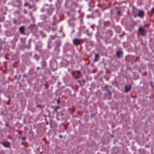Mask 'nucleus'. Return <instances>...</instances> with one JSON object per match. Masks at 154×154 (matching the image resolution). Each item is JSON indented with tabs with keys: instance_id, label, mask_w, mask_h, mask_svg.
Returning a JSON list of instances; mask_svg holds the SVG:
<instances>
[{
	"instance_id": "9d476101",
	"label": "nucleus",
	"mask_w": 154,
	"mask_h": 154,
	"mask_svg": "<svg viewBox=\"0 0 154 154\" xmlns=\"http://www.w3.org/2000/svg\"><path fill=\"white\" fill-rule=\"evenodd\" d=\"M131 89V86L129 85H126L125 86V91L127 92L130 91Z\"/></svg>"
},
{
	"instance_id": "cd10ccee",
	"label": "nucleus",
	"mask_w": 154,
	"mask_h": 154,
	"mask_svg": "<svg viewBox=\"0 0 154 154\" xmlns=\"http://www.w3.org/2000/svg\"><path fill=\"white\" fill-rule=\"evenodd\" d=\"M23 76L25 77V78H26L27 77V76H26V74H24L23 75Z\"/></svg>"
},
{
	"instance_id": "20e7f679",
	"label": "nucleus",
	"mask_w": 154,
	"mask_h": 154,
	"mask_svg": "<svg viewBox=\"0 0 154 154\" xmlns=\"http://www.w3.org/2000/svg\"><path fill=\"white\" fill-rule=\"evenodd\" d=\"M2 144L5 147L7 148H10V146L11 145V143L10 142L5 141L3 142L2 143Z\"/></svg>"
},
{
	"instance_id": "423d86ee",
	"label": "nucleus",
	"mask_w": 154,
	"mask_h": 154,
	"mask_svg": "<svg viewBox=\"0 0 154 154\" xmlns=\"http://www.w3.org/2000/svg\"><path fill=\"white\" fill-rule=\"evenodd\" d=\"M104 88L105 90L107 92L108 95L109 96H111L112 95V93L108 88V86L107 84L105 85L104 86Z\"/></svg>"
},
{
	"instance_id": "f704fd0d",
	"label": "nucleus",
	"mask_w": 154,
	"mask_h": 154,
	"mask_svg": "<svg viewBox=\"0 0 154 154\" xmlns=\"http://www.w3.org/2000/svg\"><path fill=\"white\" fill-rule=\"evenodd\" d=\"M7 104H8L9 105V103L8 102L7 103Z\"/></svg>"
},
{
	"instance_id": "4c0bfd02",
	"label": "nucleus",
	"mask_w": 154,
	"mask_h": 154,
	"mask_svg": "<svg viewBox=\"0 0 154 154\" xmlns=\"http://www.w3.org/2000/svg\"><path fill=\"white\" fill-rule=\"evenodd\" d=\"M48 47L49 48H50V47H49V45H48Z\"/></svg>"
},
{
	"instance_id": "c85d7f7f",
	"label": "nucleus",
	"mask_w": 154,
	"mask_h": 154,
	"mask_svg": "<svg viewBox=\"0 0 154 154\" xmlns=\"http://www.w3.org/2000/svg\"><path fill=\"white\" fill-rule=\"evenodd\" d=\"M29 8H32V6L29 5Z\"/></svg>"
},
{
	"instance_id": "412c9836",
	"label": "nucleus",
	"mask_w": 154,
	"mask_h": 154,
	"mask_svg": "<svg viewBox=\"0 0 154 154\" xmlns=\"http://www.w3.org/2000/svg\"><path fill=\"white\" fill-rule=\"evenodd\" d=\"M41 34L43 37H45L46 36V35L42 32H41Z\"/></svg>"
},
{
	"instance_id": "c9c22d12",
	"label": "nucleus",
	"mask_w": 154,
	"mask_h": 154,
	"mask_svg": "<svg viewBox=\"0 0 154 154\" xmlns=\"http://www.w3.org/2000/svg\"><path fill=\"white\" fill-rule=\"evenodd\" d=\"M78 82H79V83H80L81 82V81H78Z\"/></svg>"
},
{
	"instance_id": "b1692460",
	"label": "nucleus",
	"mask_w": 154,
	"mask_h": 154,
	"mask_svg": "<svg viewBox=\"0 0 154 154\" xmlns=\"http://www.w3.org/2000/svg\"><path fill=\"white\" fill-rule=\"evenodd\" d=\"M28 3L27 2H26L24 5V6H28Z\"/></svg>"
},
{
	"instance_id": "39448f33",
	"label": "nucleus",
	"mask_w": 154,
	"mask_h": 154,
	"mask_svg": "<svg viewBox=\"0 0 154 154\" xmlns=\"http://www.w3.org/2000/svg\"><path fill=\"white\" fill-rule=\"evenodd\" d=\"M60 44V42L58 41L57 43V45L55 46L54 50L57 52H59L60 51L59 47Z\"/></svg>"
},
{
	"instance_id": "2eb2a0df",
	"label": "nucleus",
	"mask_w": 154,
	"mask_h": 154,
	"mask_svg": "<svg viewBox=\"0 0 154 154\" xmlns=\"http://www.w3.org/2000/svg\"><path fill=\"white\" fill-rule=\"evenodd\" d=\"M60 108L59 106H56L54 107V109L55 111H56L58 109Z\"/></svg>"
},
{
	"instance_id": "7c9ffc66",
	"label": "nucleus",
	"mask_w": 154,
	"mask_h": 154,
	"mask_svg": "<svg viewBox=\"0 0 154 154\" xmlns=\"http://www.w3.org/2000/svg\"><path fill=\"white\" fill-rule=\"evenodd\" d=\"M22 139L23 140H25V138L24 137H23L22 138Z\"/></svg>"
},
{
	"instance_id": "f257e3e1",
	"label": "nucleus",
	"mask_w": 154,
	"mask_h": 154,
	"mask_svg": "<svg viewBox=\"0 0 154 154\" xmlns=\"http://www.w3.org/2000/svg\"><path fill=\"white\" fill-rule=\"evenodd\" d=\"M146 26V25H145L143 27L139 26V27L138 31L142 36H144L146 34V30L144 28V27Z\"/></svg>"
},
{
	"instance_id": "c756f323",
	"label": "nucleus",
	"mask_w": 154,
	"mask_h": 154,
	"mask_svg": "<svg viewBox=\"0 0 154 154\" xmlns=\"http://www.w3.org/2000/svg\"><path fill=\"white\" fill-rule=\"evenodd\" d=\"M152 12H154V8H152Z\"/></svg>"
},
{
	"instance_id": "f8f14e48",
	"label": "nucleus",
	"mask_w": 154,
	"mask_h": 154,
	"mask_svg": "<svg viewBox=\"0 0 154 154\" xmlns=\"http://www.w3.org/2000/svg\"><path fill=\"white\" fill-rule=\"evenodd\" d=\"M121 53L122 52L121 51H117L116 52V55L117 57L118 58L120 57Z\"/></svg>"
},
{
	"instance_id": "9b49d317",
	"label": "nucleus",
	"mask_w": 154,
	"mask_h": 154,
	"mask_svg": "<svg viewBox=\"0 0 154 154\" xmlns=\"http://www.w3.org/2000/svg\"><path fill=\"white\" fill-rule=\"evenodd\" d=\"M84 41L86 43V45L88 46L89 45H91L92 44V42L90 41H88V40L86 38L84 39Z\"/></svg>"
},
{
	"instance_id": "473e14b6",
	"label": "nucleus",
	"mask_w": 154,
	"mask_h": 154,
	"mask_svg": "<svg viewBox=\"0 0 154 154\" xmlns=\"http://www.w3.org/2000/svg\"><path fill=\"white\" fill-rule=\"evenodd\" d=\"M96 72V71L95 70H94L92 71V73H94Z\"/></svg>"
},
{
	"instance_id": "ddd939ff",
	"label": "nucleus",
	"mask_w": 154,
	"mask_h": 154,
	"mask_svg": "<svg viewBox=\"0 0 154 154\" xmlns=\"http://www.w3.org/2000/svg\"><path fill=\"white\" fill-rule=\"evenodd\" d=\"M98 57H99V55L98 54H95V58H94V61H97V59Z\"/></svg>"
},
{
	"instance_id": "393cba45",
	"label": "nucleus",
	"mask_w": 154,
	"mask_h": 154,
	"mask_svg": "<svg viewBox=\"0 0 154 154\" xmlns=\"http://www.w3.org/2000/svg\"><path fill=\"white\" fill-rule=\"evenodd\" d=\"M29 15L31 17H32V12H30L29 13Z\"/></svg>"
},
{
	"instance_id": "f03ea898",
	"label": "nucleus",
	"mask_w": 154,
	"mask_h": 154,
	"mask_svg": "<svg viewBox=\"0 0 154 154\" xmlns=\"http://www.w3.org/2000/svg\"><path fill=\"white\" fill-rule=\"evenodd\" d=\"M144 16V11L141 10H138V13L136 15V16H138L140 17L143 18Z\"/></svg>"
},
{
	"instance_id": "a211bd4d",
	"label": "nucleus",
	"mask_w": 154,
	"mask_h": 154,
	"mask_svg": "<svg viewBox=\"0 0 154 154\" xmlns=\"http://www.w3.org/2000/svg\"><path fill=\"white\" fill-rule=\"evenodd\" d=\"M23 12L24 14H26L27 13L26 10L25 9L23 10Z\"/></svg>"
},
{
	"instance_id": "f3484780",
	"label": "nucleus",
	"mask_w": 154,
	"mask_h": 154,
	"mask_svg": "<svg viewBox=\"0 0 154 154\" xmlns=\"http://www.w3.org/2000/svg\"><path fill=\"white\" fill-rule=\"evenodd\" d=\"M31 39H29V48L30 47V45L31 42Z\"/></svg>"
},
{
	"instance_id": "6ab92c4d",
	"label": "nucleus",
	"mask_w": 154,
	"mask_h": 154,
	"mask_svg": "<svg viewBox=\"0 0 154 154\" xmlns=\"http://www.w3.org/2000/svg\"><path fill=\"white\" fill-rule=\"evenodd\" d=\"M60 102V98H58L57 100V103H59Z\"/></svg>"
},
{
	"instance_id": "6e6552de",
	"label": "nucleus",
	"mask_w": 154,
	"mask_h": 154,
	"mask_svg": "<svg viewBox=\"0 0 154 154\" xmlns=\"http://www.w3.org/2000/svg\"><path fill=\"white\" fill-rule=\"evenodd\" d=\"M25 27L23 26H22L19 28V31L22 34H24V32L25 30Z\"/></svg>"
},
{
	"instance_id": "aec40b11",
	"label": "nucleus",
	"mask_w": 154,
	"mask_h": 154,
	"mask_svg": "<svg viewBox=\"0 0 154 154\" xmlns=\"http://www.w3.org/2000/svg\"><path fill=\"white\" fill-rule=\"evenodd\" d=\"M76 72L77 73V74L78 75H81V72H80V71H79V70H78V71H76Z\"/></svg>"
},
{
	"instance_id": "bb28decb",
	"label": "nucleus",
	"mask_w": 154,
	"mask_h": 154,
	"mask_svg": "<svg viewBox=\"0 0 154 154\" xmlns=\"http://www.w3.org/2000/svg\"><path fill=\"white\" fill-rule=\"evenodd\" d=\"M82 81L84 83H85V80L84 79H82Z\"/></svg>"
},
{
	"instance_id": "72a5a7b5",
	"label": "nucleus",
	"mask_w": 154,
	"mask_h": 154,
	"mask_svg": "<svg viewBox=\"0 0 154 154\" xmlns=\"http://www.w3.org/2000/svg\"><path fill=\"white\" fill-rule=\"evenodd\" d=\"M59 137L60 138H62V136L61 135H59Z\"/></svg>"
},
{
	"instance_id": "dca6fc26",
	"label": "nucleus",
	"mask_w": 154,
	"mask_h": 154,
	"mask_svg": "<svg viewBox=\"0 0 154 154\" xmlns=\"http://www.w3.org/2000/svg\"><path fill=\"white\" fill-rule=\"evenodd\" d=\"M5 125L6 126L10 128H11L10 126L9 125L8 123H6L5 124Z\"/></svg>"
},
{
	"instance_id": "5701e85b",
	"label": "nucleus",
	"mask_w": 154,
	"mask_h": 154,
	"mask_svg": "<svg viewBox=\"0 0 154 154\" xmlns=\"http://www.w3.org/2000/svg\"><path fill=\"white\" fill-rule=\"evenodd\" d=\"M51 37L52 39H54L55 38V37L54 36H51Z\"/></svg>"
},
{
	"instance_id": "a878e982",
	"label": "nucleus",
	"mask_w": 154,
	"mask_h": 154,
	"mask_svg": "<svg viewBox=\"0 0 154 154\" xmlns=\"http://www.w3.org/2000/svg\"><path fill=\"white\" fill-rule=\"evenodd\" d=\"M117 14L118 15H119L120 14V11H118L117 12Z\"/></svg>"
},
{
	"instance_id": "58836bf2",
	"label": "nucleus",
	"mask_w": 154,
	"mask_h": 154,
	"mask_svg": "<svg viewBox=\"0 0 154 154\" xmlns=\"http://www.w3.org/2000/svg\"><path fill=\"white\" fill-rule=\"evenodd\" d=\"M6 14V12H5V13H4V14H5H5Z\"/></svg>"
},
{
	"instance_id": "ea45409f",
	"label": "nucleus",
	"mask_w": 154,
	"mask_h": 154,
	"mask_svg": "<svg viewBox=\"0 0 154 154\" xmlns=\"http://www.w3.org/2000/svg\"><path fill=\"white\" fill-rule=\"evenodd\" d=\"M23 143H21V144L23 145Z\"/></svg>"
},
{
	"instance_id": "e433bc0d",
	"label": "nucleus",
	"mask_w": 154,
	"mask_h": 154,
	"mask_svg": "<svg viewBox=\"0 0 154 154\" xmlns=\"http://www.w3.org/2000/svg\"><path fill=\"white\" fill-rule=\"evenodd\" d=\"M94 114H92L91 115V116H94Z\"/></svg>"
},
{
	"instance_id": "a19ab883",
	"label": "nucleus",
	"mask_w": 154,
	"mask_h": 154,
	"mask_svg": "<svg viewBox=\"0 0 154 154\" xmlns=\"http://www.w3.org/2000/svg\"><path fill=\"white\" fill-rule=\"evenodd\" d=\"M10 100L9 99V101Z\"/></svg>"
},
{
	"instance_id": "7ed1b4c3",
	"label": "nucleus",
	"mask_w": 154,
	"mask_h": 154,
	"mask_svg": "<svg viewBox=\"0 0 154 154\" xmlns=\"http://www.w3.org/2000/svg\"><path fill=\"white\" fill-rule=\"evenodd\" d=\"M81 41L78 38H75L73 40V43L74 45L77 46L80 44Z\"/></svg>"
},
{
	"instance_id": "4468645a",
	"label": "nucleus",
	"mask_w": 154,
	"mask_h": 154,
	"mask_svg": "<svg viewBox=\"0 0 154 154\" xmlns=\"http://www.w3.org/2000/svg\"><path fill=\"white\" fill-rule=\"evenodd\" d=\"M34 57L37 60H38L39 59V56L37 54H35L34 55Z\"/></svg>"
},
{
	"instance_id": "0eeeda50",
	"label": "nucleus",
	"mask_w": 154,
	"mask_h": 154,
	"mask_svg": "<svg viewBox=\"0 0 154 154\" xmlns=\"http://www.w3.org/2000/svg\"><path fill=\"white\" fill-rule=\"evenodd\" d=\"M84 33L86 34V35L89 36L90 38H91L92 34V32H89L88 29H87L84 31Z\"/></svg>"
},
{
	"instance_id": "4be33fe9",
	"label": "nucleus",
	"mask_w": 154,
	"mask_h": 154,
	"mask_svg": "<svg viewBox=\"0 0 154 154\" xmlns=\"http://www.w3.org/2000/svg\"><path fill=\"white\" fill-rule=\"evenodd\" d=\"M13 23L14 24H16L17 23V21L15 19H13Z\"/></svg>"
},
{
	"instance_id": "2f4dec72",
	"label": "nucleus",
	"mask_w": 154,
	"mask_h": 154,
	"mask_svg": "<svg viewBox=\"0 0 154 154\" xmlns=\"http://www.w3.org/2000/svg\"><path fill=\"white\" fill-rule=\"evenodd\" d=\"M39 69H40V68L39 67H38L36 69L37 70H38Z\"/></svg>"
},
{
	"instance_id": "1a4fd4ad",
	"label": "nucleus",
	"mask_w": 154,
	"mask_h": 154,
	"mask_svg": "<svg viewBox=\"0 0 154 154\" xmlns=\"http://www.w3.org/2000/svg\"><path fill=\"white\" fill-rule=\"evenodd\" d=\"M42 67L41 68V69H42L44 68L45 67L47 66V63L45 60H43L41 63Z\"/></svg>"
}]
</instances>
